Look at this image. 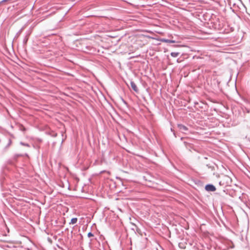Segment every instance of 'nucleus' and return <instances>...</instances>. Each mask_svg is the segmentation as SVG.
Wrapping results in <instances>:
<instances>
[{"mask_svg": "<svg viewBox=\"0 0 250 250\" xmlns=\"http://www.w3.org/2000/svg\"><path fill=\"white\" fill-rule=\"evenodd\" d=\"M177 127L181 132L184 133H186V132L188 130V128L182 124H178Z\"/></svg>", "mask_w": 250, "mask_h": 250, "instance_id": "f03ea898", "label": "nucleus"}, {"mask_svg": "<svg viewBox=\"0 0 250 250\" xmlns=\"http://www.w3.org/2000/svg\"><path fill=\"white\" fill-rule=\"evenodd\" d=\"M231 183V178L226 175H222L219 182V185L224 187L230 186Z\"/></svg>", "mask_w": 250, "mask_h": 250, "instance_id": "f257e3e1", "label": "nucleus"}, {"mask_svg": "<svg viewBox=\"0 0 250 250\" xmlns=\"http://www.w3.org/2000/svg\"><path fill=\"white\" fill-rule=\"evenodd\" d=\"M11 144H12V141L11 139H9L8 144L6 145V146H5V148H8L11 145Z\"/></svg>", "mask_w": 250, "mask_h": 250, "instance_id": "6e6552de", "label": "nucleus"}, {"mask_svg": "<svg viewBox=\"0 0 250 250\" xmlns=\"http://www.w3.org/2000/svg\"><path fill=\"white\" fill-rule=\"evenodd\" d=\"M51 136L53 137H56L57 136V134L55 132H53L52 134H51Z\"/></svg>", "mask_w": 250, "mask_h": 250, "instance_id": "9b49d317", "label": "nucleus"}, {"mask_svg": "<svg viewBox=\"0 0 250 250\" xmlns=\"http://www.w3.org/2000/svg\"><path fill=\"white\" fill-rule=\"evenodd\" d=\"M205 189L208 191H214L216 190V188L213 185L208 184L206 186Z\"/></svg>", "mask_w": 250, "mask_h": 250, "instance_id": "7ed1b4c3", "label": "nucleus"}, {"mask_svg": "<svg viewBox=\"0 0 250 250\" xmlns=\"http://www.w3.org/2000/svg\"><path fill=\"white\" fill-rule=\"evenodd\" d=\"M20 144L21 145H22V146H27V147H30V145L28 144H27V143H24L23 142H21L20 143Z\"/></svg>", "mask_w": 250, "mask_h": 250, "instance_id": "1a4fd4ad", "label": "nucleus"}, {"mask_svg": "<svg viewBox=\"0 0 250 250\" xmlns=\"http://www.w3.org/2000/svg\"><path fill=\"white\" fill-rule=\"evenodd\" d=\"M6 0H4V1H6Z\"/></svg>", "mask_w": 250, "mask_h": 250, "instance_id": "4468645a", "label": "nucleus"}, {"mask_svg": "<svg viewBox=\"0 0 250 250\" xmlns=\"http://www.w3.org/2000/svg\"><path fill=\"white\" fill-rule=\"evenodd\" d=\"M87 236L88 237H90L93 236L94 235L92 232H90L88 233Z\"/></svg>", "mask_w": 250, "mask_h": 250, "instance_id": "9d476101", "label": "nucleus"}, {"mask_svg": "<svg viewBox=\"0 0 250 250\" xmlns=\"http://www.w3.org/2000/svg\"><path fill=\"white\" fill-rule=\"evenodd\" d=\"M22 127L23 128H22V130H23V131L25 130V127H24L22 126Z\"/></svg>", "mask_w": 250, "mask_h": 250, "instance_id": "ddd939ff", "label": "nucleus"}, {"mask_svg": "<svg viewBox=\"0 0 250 250\" xmlns=\"http://www.w3.org/2000/svg\"><path fill=\"white\" fill-rule=\"evenodd\" d=\"M179 54V52H171L170 53L171 56L173 57H177Z\"/></svg>", "mask_w": 250, "mask_h": 250, "instance_id": "0eeeda50", "label": "nucleus"}, {"mask_svg": "<svg viewBox=\"0 0 250 250\" xmlns=\"http://www.w3.org/2000/svg\"><path fill=\"white\" fill-rule=\"evenodd\" d=\"M184 144L186 146H187V145L189 144L187 142H184Z\"/></svg>", "mask_w": 250, "mask_h": 250, "instance_id": "f8f14e48", "label": "nucleus"}, {"mask_svg": "<svg viewBox=\"0 0 250 250\" xmlns=\"http://www.w3.org/2000/svg\"><path fill=\"white\" fill-rule=\"evenodd\" d=\"M130 85H131V88L134 91H135L136 92H139L138 88L134 82L131 81Z\"/></svg>", "mask_w": 250, "mask_h": 250, "instance_id": "20e7f679", "label": "nucleus"}, {"mask_svg": "<svg viewBox=\"0 0 250 250\" xmlns=\"http://www.w3.org/2000/svg\"><path fill=\"white\" fill-rule=\"evenodd\" d=\"M78 219L77 218H73L71 220V222L70 223V224H76L77 222Z\"/></svg>", "mask_w": 250, "mask_h": 250, "instance_id": "423d86ee", "label": "nucleus"}, {"mask_svg": "<svg viewBox=\"0 0 250 250\" xmlns=\"http://www.w3.org/2000/svg\"><path fill=\"white\" fill-rule=\"evenodd\" d=\"M162 41L163 42H167V43H174V42H175V41L174 40H170L165 39H162Z\"/></svg>", "mask_w": 250, "mask_h": 250, "instance_id": "39448f33", "label": "nucleus"}]
</instances>
